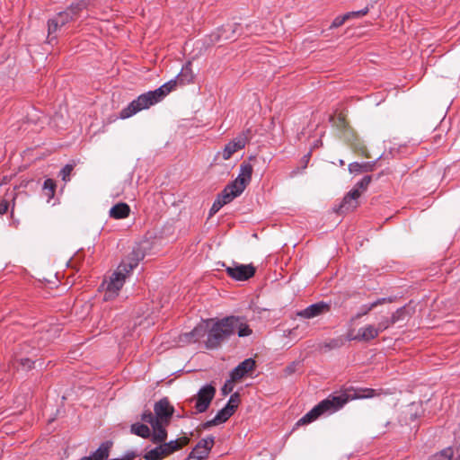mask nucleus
<instances>
[{
	"instance_id": "nucleus-13",
	"label": "nucleus",
	"mask_w": 460,
	"mask_h": 460,
	"mask_svg": "<svg viewBox=\"0 0 460 460\" xmlns=\"http://www.w3.org/2000/svg\"><path fill=\"white\" fill-rule=\"evenodd\" d=\"M255 367V361L252 358H246L239 365H237L230 373L232 381L242 379L249 372L252 371Z\"/></svg>"
},
{
	"instance_id": "nucleus-2",
	"label": "nucleus",
	"mask_w": 460,
	"mask_h": 460,
	"mask_svg": "<svg viewBox=\"0 0 460 460\" xmlns=\"http://www.w3.org/2000/svg\"><path fill=\"white\" fill-rule=\"evenodd\" d=\"M174 412L173 407L167 398H163L154 405V413L146 411L141 414V420L150 424L153 429L152 442L160 443L167 438L166 426Z\"/></svg>"
},
{
	"instance_id": "nucleus-14",
	"label": "nucleus",
	"mask_w": 460,
	"mask_h": 460,
	"mask_svg": "<svg viewBox=\"0 0 460 460\" xmlns=\"http://www.w3.org/2000/svg\"><path fill=\"white\" fill-rule=\"evenodd\" d=\"M145 257V253L140 247H136L132 250L127 260L123 261L119 265L128 272H131Z\"/></svg>"
},
{
	"instance_id": "nucleus-33",
	"label": "nucleus",
	"mask_w": 460,
	"mask_h": 460,
	"mask_svg": "<svg viewBox=\"0 0 460 460\" xmlns=\"http://www.w3.org/2000/svg\"><path fill=\"white\" fill-rule=\"evenodd\" d=\"M371 176L369 175H367V176H364L361 181H359L354 188H357L358 189V191L361 193L362 191H364L365 190H367V186L369 185L370 181H371Z\"/></svg>"
},
{
	"instance_id": "nucleus-46",
	"label": "nucleus",
	"mask_w": 460,
	"mask_h": 460,
	"mask_svg": "<svg viewBox=\"0 0 460 460\" xmlns=\"http://www.w3.org/2000/svg\"><path fill=\"white\" fill-rule=\"evenodd\" d=\"M11 197H12V199H13V201L14 202V200H15V196H14V194H13V193H12V194H11Z\"/></svg>"
},
{
	"instance_id": "nucleus-24",
	"label": "nucleus",
	"mask_w": 460,
	"mask_h": 460,
	"mask_svg": "<svg viewBox=\"0 0 460 460\" xmlns=\"http://www.w3.org/2000/svg\"><path fill=\"white\" fill-rule=\"evenodd\" d=\"M386 302H392V298H390V297H388V298L387 297H382V298L376 299V301H374V302H372L370 304L363 305L360 307V311L357 314L356 317L359 318V317L368 314V312L373 310L377 305H380L385 304Z\"/></svg>"
},
{
	"instance_id": "nucleus-25",
	"label": "nucleus",
	"mask_w": 460,
	"mask_h": 460,
	"mask_svg": "<svg viewBox=\"0 0 460 460\" xmlns=\"http://www.w3.org/2000/svg\"><path fill=\"white\" fill-rule=\"evenodd\" d=\"M205 333V328L203 325H199L193 328V330L190 332H186L183 334L184 340L188 342H196L198 341L202 336H204Z\"/></svg>"
},
{
	"instance_id": "nucleus-43",
	"label": "nucleus",
	"mask_w": 460,
	"mask_h": 460,
	"mask_svg": "<svg viewBox=\"0 0 460 460\" xmlns=\"http://www.w3.org/2000/svg\"><path fill=\"white\" fill-rule=\"evenodd\" d=\"M294 369H295V365H294V364H292V365L288 366V367L286 368V372H287L288 374H291V373H293V372H294Z\"/></svg>"
},
{
	"instance_id": "nucleus-32",
	"label": "nucleus",
	"mask_w": 460,
	"mask_h": 460,
	"mask_svg": "<svg viewBox=\"0 0 460 460\" xmlns=\"http://www.w3.org/2000/svg\"><path fill=\"white\" fill-rule=\"evenodd\" d=\"M239 402H240L239 394H238V393H234V394H231V396L225 407H230L232 409L231 411L234 413L239 404Z\"/></svg>"
},
{
	"instance_id": "nucleus-37",
	"label": "nucleus",
	"mask_w": 460,
	"mask_h": 460,
	"mask_svg": "<svg viewBox=\"0 0 460 460\" xmlns=\"http://www.w3.org/2000/svg\"><path fill=\"white\" fill-rule=\"evenodd\" d=\"M19 362V365L23 368V369H31L34 366V361H32L31 359L28 358H21L20 359L17 360Z\"/></svg>"
},
{
	"instance_id": "nucleus-15",
	"label": "nucleus",
	"mask_w": 460,
	"mask_h": 460,
	"mask_svg": "<svg viewBox=\"0 0 460 460\" xmlns=\"http://www.w3.org/2000/svg\"><path fill=\"white\" fill-rule=\"evenodd\" d=\"M360 197L358 189L353 188L343 199L339 211L345 213L353 210L357 207V199Z\"/></svg>"
},
{
	"instance_id": "nucleus-30",
	"label": "nucleus",
	"mask_w": 460,
	"mask_h": 460,
	"mask_svg": "<svg viewBox=\"0 0 460 460\" xmlns=\"http://www.w3.org/2000/svg\"><path fill=\"white\" fill-rule=\"evenodd\" d=\"M56 184L53 180L47 179L43 183V189L46 191V195L49 197V199L53 198L55 193Z\"/></svg>"
},
{
	"instance_id": "nucleus-48",
	"label": "nucleus",
	"mask_w": 460,
	"mask_h": 460,
	"mask_svg": "<svg viewBox=\"0 0 460 460\" xmlns=\"http://www.w3.org/2000/svg\"><path fill=\"white\" fill-rule=\"evenodd\" d=\"M340 164L342 165L344 164V162L342 160H341Z\"/></svg>"
},
{
	"instance_id": "nucleus-19",
	"label": "nucleus",
	"mask_w": 460,
	"mask_h": 460,
	"mask_svg": "<svg viewBox=\"0 0 460 460\" xmlns=\"http://www.w3.org/2000/svg\"><path fill=\"white\" fill-rule=\"evenodd\" d=\"M379 332H380L378 331L377 327L372 324H368L359 328L358 331V334L354 339L368 341L377 337Z\"/></svg>"
},
{
	"instance_id": "nucleus-39",
	"label": "nucleus",
	"mask_w": 460,
	"mask_h": 460,
	"mask_svg": "<svg viewBox=\"0 0 460 460\" xmlns=\"http://www.w3.org/2000/svg\"><path fill=\"white\" fill-rule=\"evenodd\" d=\"M225 206L217 198L212 204L210 210H209V217H212L215 215L219 209Z\"/></svg>"
},
{
	"instance_id": "nucleus-10",
	"label": "nucleus",
	"mask_w": 460,
	"mask_h": 460,
	"mask_svg": "<svg viewBox=\"0 0 460 460\" xmlns=\"http://www.w3.org/2000/svg\"><path fill=\"white\" fill-rule=\"evenodd\" d=\"M252 166L250 164L243 163L240 165L238 176L234 181L230 182L232 185H234L238 190L243 192L246 186L249 184L252 179Z\"/></svg>"
},
{
	"instance_id": "nucleus-35",
	"label": "nucleus",
	"mask_w": 460,
	"mask_h": 460,
	"mask_svg": "<svg viewBox=\"0 0 460 460\" xmlns=\"http://www.w3.org/2000/svg\"><path fill=\"white\" fill-rule=\"evenodd\" d=\"M368 7H365L358 11L349 12L345 13L347 20L361 17L368 13Z\"/></svg>"
},
{
	"instance_id": "nucleus-4",
	"label": "nucleus",
	"mask_w": 460,
	"mask_h": 460,
	"mask_svg": "<svg viewBox=\"0 0 460 460\" xmlns=\"http://www.w3.org/2000/svg\"><path fill=\"white\" fill-rule=\"evenodd\" d=\"M90 4V0H80L73 3L65 11L59 12L54 17L48 21V42L52 43L57 40V32L66 23L78 17L79 13L86 9Z\"/></svg>"
},
{
	"instance_id": "nucleus-23",
	"label": "nucleus",
	"mask_w": 460,
	"mask_h": 460,
	"mask_svg": "<svg viewBox=\"0 0 460 460\" xmlns=\"http://www.w3.org/2000/svg\"><path fill=\"white\" fill-rule=\"evenodd\" d=\"M179 83L181 84H189L190 83L194 78V74L191 69V63L188 62L186 63L182 68L180 74L176 76Z\"/></svg>"
},
{
	"instance_id": "nucleus-47",
	"label": "nucleus",
	"mask_w": 460,
	"mask_h": 460,
	"mask_svg": "<svg viewBox=\"0 0 460 460\" xmlns=\"http://www.w3.org/2000/svg\"><path fill=\"white\" fill-rule=\"evenodd\" d=\"M188 442V438H183V443L186 444Z\"/></svg>"
},
{
	"instance_id": "nucleus-7",
	"label": "nucleus",
	"mask_w": 460,
	"mask_h": 460,
	"mask_svg": "<svg viewBox=\"0 0 460 460\" xmlns=\"http://www.w3.org/2000/svg\"><path fill=\"white\" fill-rule=\"evenodd\" d=\"M226 271L227 275L236 281H245L254 276L256 269L252 264H241L238 262H233L230 266H226Z\"/></svg>"
},
{
	"instance_id": "nucleus-1",
	"label": "nucleus",
	"mask_w": 460,
	"mask_h": 460,
	"mask_svg": "<svg viewBox=\"0 0 460 460\" xmlns=\"http://www.w3.org/2000/svg\"><path fill=\"white\" fill-rule=\"evenodd\" d=\"M234 333L239 337H247L252 331L243 317H225L216 322L208 331L206 347L210 349H217Z\"/></svg>"
},
{
	"instance_id": "nucleus-18",
	"label": "nucleus",
	"mask_w": 460,
	"mask_h": 460,
	"mask_svg": "<svg viewBox=\"0 0 460 460\" xmlns=\"http://www.w3.org/2000/svg\"><path fill=\"white\" fill-rule=\"evenodd\" d=\"M243 193L234 185L229 183L225 187L222 192L217 196V199L224 204L230 203L234 199L240 196Z\"/></svg>"
},
{
	"instance_id": "nucleus-22",
	"label": "nucleus",
	"mask_w": 460,
	"mask_h": 460,
	"mask_svg": "<svg viewBox=\"0 0 460 460\" xmlns=\"http://www.w3.org/2000/svg\"><path fill=\"white\" fill-rule=\"evenodd\" d=\"M130 431L132 434L138 436L140 438H150L152 439L153 430L151 431V429L144 423H140V422L133 423L130 426Z\"/></svg>"
},
{
	"instance_id": "nucleus-45",
	"label": "nucleus",
	"mask_w": 460,
	"mask_h": 460,
	"mask_svg": "<svg viewBox=\"0 0 460 460\" xmlns=\"http://www.w3.org/2000/svg\"><path fill=\"white\" fill-rule=\"evenodd\" d=\"M80 460H93L92 457H82Z\"/></svg>"
},
{
	"instance_id": "nucleus-40",
	"label": "nucleus",
	"mask_w": 460,
	"mask_h": 460,
	"mask_svg": "<svg viewBox=\"0 0 460 460\" xmlns=\"http://www.w3.org/2000/svg\"><path fill=\"white\" fill-rule=\"evenodd\" d=\"M232 378L230 377V380H227L226 384L223 385L221 392L223 395H227L233 391L234 385H233Z\"/></svg>"
},
{
	"instance_id": "nucleus-9",
	"label": "nucleus",
	"mask_w": 460,
	"mask_h": 460,
	"mask_svg": "<svg viewBox=\"0 0 460 460\" xmlns=\"http://www.w3.org/2000/svg\"><path fill=\"white\" fill-rule=\"evenodd\" d=\"M252 135L251 129H246L240 133L236 137L228 142L222 152L224 160H228L237 151L245 147Z\"/></svg>"
},
{
	"instance_id": "nucleus-11",
	"label": "nucleus",
	"mask_w": 460,
	"mask_h": 460,
	"mask_svg": "<svg viewBox=\"0 0 460 460\" xmlns=\"http://www.w3.org/2000/svg\"><path fill=\"white\" fill-rule=\"evenodd\" d=\"M214 445V438L208 437L206 438H202L196 447L192 449L190 454V458H195L197 460H204L208 457L212 447Z\"/></svg>"
},
{
	"instance_id": "nucleus-20",
	"label": "nucleus",
	"mask_w": 460,
	"mask_h": 460,
	"mask_svg": "<svg viewBox=\"0 0 460 460\" xmlns=\"http://www.w3.org/2000/svg\"><path fill=\"white\" fill-rule=\"evenodd\" d=\"M158 446L147 450L143 456L145 460H162L164 457L170 456L163 443H156Z\"/></svg>"
},
{
	"instance_id": "nucleus-42",
	"label": "nucleus",
	"mask_w": 460,
	"mask_h": 460,
	"mask_svg": "<svg viewBox=\"0 0 460 460\" xmlns=\"http://www.w3.org/2000/svg\"><path fill=\"white\" fill-rule=\"evenodd\" d=\"M8 207H9V204H8L7 200H5V199L0 200V214L1 215L5 214L8 210Z\"/></svg>"
},
{
	"instance_id": "nucleus-34",
	"label": "nucleus",
	"mask_w": 460,
	"mask_h": 460,
	"mask_svg": "<svg viewBox=\"0 0 460 460\" xmlns=\"http://www.w3.org/2000/svg\"><path fill=\"white\" fill-rule=\"evenodd\" d=\"M392 324H394V323L392 322V317H390V318L383 317L378 322V324L376 327H377L378 331L381 332L386 330L387 328H389Z\"/></svg>"
},
{
	"instance_id": "nucleus-8",
	"label": "nucleus",
	"mask_w": 460,
	"mask_h": 460,
	"mask_svg": "<svg viewBox=\"0 0 460 460\" xmlns=\"http://www.w3.org/2000/svg\"><path fill=\"white\" fill-rule=\"evenodd\" d=\"M216 394V388L211 384L203 385L191 399L195 401V409L198 413H202L208 410L211 401Z\"/></svg>"
},
{
	"instance_id": "nucleus-41",
	"label": "nucleus",
	"mask_w": 460,
	"mask_h": 460,
	"mask_svg": "<svg viewBox=\"0 0 460 460\" xmlns=\"http://www.w3.org/2000/svg\"><path fill=\"white\" fill-rule=\"evenodd\" d=\"M137 454L133 450L127 451L121 457L120 460H133Z\"/></svg>"
},
{
	"instance_id": "nucleus-29",
	"label": "nucleus",
	"mask_w": 460,
	"mask_h": 460,
	"mask_svg": "<svg viewBox=\"0 0 460 460\" xmlns=\"http://www.w3.org/2000/svg\"><path fill=\"white\" fill-rule=\"evenodd\" d=\"M453 450L447 447L431 456L429 460H452Z\"/></svg>"
},
{
	"instance_id": "nucleus-44",
	"label": "nucleus",
	"mask_w": 460,
	"mask_h": 460,
	"mask_svg": "<svg viewBox=\"0 0 460 460\" xmlns=\"http://www.w3.org/2000/svg\"><path fill=\"white\" fill-rule=\"evenodd\" d=\"M224 30H225V31H226V30H232V26L227 25V26H226V27L224 28Z\"/></svg>"
},
{
	"instance_id": "nucleus-17",
	"label": "nucleus",
	"mask_w": 460,
	"mask_h": 460,
	"mask_svg": "<svg viewBox=\"0 0 460 460\" xmlns=\"http://www.w3.org/2000/svg\"><path fill=\"white\" fill-rule=\"evenodd\" d=\"M345 396L349 397V400L355 399H369L376 396H379L381 394V390H376L372 388H359L356 389L353 394H343Z\"/></svg>"
},
{
	"instance_id": "nucleus-3",
	"label": "nucleus",
	"mask_w": 460,
	"mask_h": 460,
	"mask_svg": "<svg viewBox=\"0 0 460 460\" xmlns=\"http://www.w3.org/2000/svg\"><path fill=\"white\" fill-rule=\"evenodd\" d=\"M178 82L177 78L172 79L154 91L140 94L120 111V117L128 119L137 112L158 103L176 87Z\"/></svg>"
},
{
	"instance_id": "nucleus-12",
	"label": "nucleus",
	"mask_w": 460,
	"mask_h": 460,
	"mask_svg": "<svg viewBox=\"0 0 460 460\" xmlns=\"http://www.w3.org/2000/svg\"><path fill=\"white\" fill-rule=\"evenodd\" d=\"M329 310V305L324 302H319L310 305L306 308L300 310L296 313V315L305 319H311L321 315L324 312Z\"/></svg>"
},
{
	"instance_id": "nucleus-36",
	"label": "nucleus",
	"mask_w": 460,
	"mask_h": 460,
	"mask_svg": "<svg viewBox=\"0 0 460 460\" xmlns=\"http://www.w3.org/2000/svg\"><path fill=\"white\" fill-rule=\"evenodd\" d=\"M72 171H73V165H71V164H66V166H64L62 168V170L60 171V175L64 181H68L70 180V174H71Z\"/></svg>"
},
{
	"instance_id": "nucleus-6",
	"label": "nucleus",
	"mask_w": 460,
	"mask_h": 460,
	"mask_svg": "<svg viewBox=\"0 0 460 460\" xmlns=\"http://www.w3.org/2000/svg\"><path fill=\"white\" fill-rule=\"evenodd\" d=\"M128 274L129 272H128L125 268L119 265L109 279L104 281L102 285L104 288L103 300H112L119 295V291L123 287Z\"/></svg>"
},
{
	"instance_id": "nucleus-5",
	"label": "nucleus",
	"mask_w": 460,
	"mask_h": 460,
	"mask_svg": "<svg viewBox=\"0 0 460 460\" xmlns=\"http://www.w3.org/2000/svg\"><path fill=\"white\" fill-rule=\"evenodd\" d=\"M349 402V397L344 394H333L320 402L305 415H304L297 424H307L315 420L323 414H332L341 409Z\"/></svg>"
},
{
	"instance_id": "nucleus-28",
	"label": "nucleus",
	"mask_w": 460,
	"mask_h": 460,
	"mask_svg": "<svg viewBox=\"0 0 460 460\" xmlns=\"http://www.w3.org/2000/svg\"><path fill=\"white\" fill-rule=\"evenodd\" d=\"M410 316V312L405 306H402L398 308L393 314H392V322L394 323L398 322L404 321L406 318Z\"/></svg>"
},
{
	"instance_id": "nucleus-27",
	"label": "nucleus",
	"mask_w": 460,
	"mask_h": 460,
	"mask_svg": "<svg viewBox=\"0 0 460 460\" xmlns=\"http://www.w3.org/2000/svg\"><path fill=\"white\" fill-rule=\"evenodd\" d=\"M110 447L111 444L109 442L102 443L90 457L93 460H106L109 456Z\"/></svg>"
},
{
	"instance_id": "nucleus-38",
	"label": "nucleus",
	"mask_w": 460,
	"mask_h": 460,
	"mask_svg": "<svg viewBox=\"0 0 460 460\" xmlns=\"http://www.w3.org/2000/svg\"><path fill=\"white\" fill-rule=\"evenodd\" d=\"M347 20L346 16H345V13L343 15H341V16H337L332 22L330 28L331 29H335V28H338L340 26H341Z\"/></svg>"
},
{
	"instance_id": "nucleus-21",
	"label": "nucleus",
	"mask_w": 460,
	"mask_h": 460,
	"mask_svg": "<svg viewBox=\"0 0 460 460\" xmlns=\"http://www.w3.org/2000/svg\"><path fill=\"white\" fill-rule=\"evenodd\" d=\"M130 208L127 203L120 202L110 209V217L115 219H123L128 217Z\"/></svg>"
},
{
	"instance_id": "nucleus-31",
	"label": "nucleus",
	"mask_w": 460,
	"mask_h": 460,
	"mask_svg": "<svg viewBox=\"0 0 460 460\" xmlns=\"http://www.w3.org/2000/svg\"><path fill=\"white\" fill-rule=\"evenodd\" d=\"M162 443L164 445L165 448L167 449V451L170 455H172V453H174L175 451H177L181 448V445H180L178 439L171 440L169 442H165V440H164Z\"/></svg>"
},
{
	"instance_id": "nucleus-26",
	"label": "nucleus",
	"mask_w": 460,
	"mask_h": 460,
	"mask_svg": "<svg viewBox=\"0 0 460 460\" xmlns=\"http://www.w3.org/2000/svg\"><path fill=\"white\" fill-rule=\"evenodd\" d=\"M374 163H362L354 162L349 164V171L351 173H359L363 172H372Z\"/></svg>"
},
{
	"instance_id": "nucleus-16",
	"label": "nucleus",
	"mask_w": 460,
	"mask_h": 460,
	"mask_svg": "<svg viewBox=\"0 0 460 460\" xmlns=\"http://www.w3.org/2000/svg\"><path fill=\"white\" fill-rule=\"evenodd\" d=\"M231 411L232 409L230 407H224L223 409L217 411V413L212 420L206 421L203 424V428L208 429L212 426H216L226 422L234 414Z\"/></svg>"
}]
</instances>
